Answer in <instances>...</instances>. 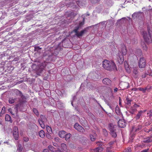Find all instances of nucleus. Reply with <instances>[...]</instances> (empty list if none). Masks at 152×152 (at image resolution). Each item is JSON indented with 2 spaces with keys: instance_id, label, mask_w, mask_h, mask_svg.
Returning <instances> with one entry per match:
<instances>
[{
  "instance_id": "5",
  "label": "nucleus",
  "mask_w": 152,
  "mask_h": 152,
  "mask_svg": "<svg viewBox=\"0 0 152 152\" xmlns=\"http://www.w3.org/2000/svg\"><path fill=\"white\" fill-rule=\"evenodd\" d=\"M142 128V126L140 125H138L136 126H133L132 127V129L131 131V133L134 134L136 132H138L141 130Z\"/></svg>"
},
{
  "instance_id": "28",
  "label": "nucleus",
  "mask_w": 152,
  "mask_h": 152,
  "mask_svg": "<svg viewBox=\"0 0 152 152\" xmlns=\"http://www.w3.org/2000/svg\"><path fill=\"white\" fill-rule=\"evenodd\" d=\"M49 150L53 152H56L57 150H56V149L52 145H49L48 146Z\"/></svg>"
},
{
  "instance_id": "58",
  "label": "nucleus",
  "mask_w": 152,
  "mask_h": 152,
  "mask_svg": "<svg viewBox=\"0 0 152 152\" xmlns=\"http://www.w3.org/2000/svg\"><path fill=\"white\" fill-rule=\"evenodd\" d=\"M151 127L149 129V131L148 132V133H149L151 131H152V125H151Z\"/></svg>"
},
{
  "instance_id": "48",
  "label": "nucleus",
  "mask_w": 152,
  "mask_h": 152,
  "mask_svg": "<svg viewBox=\"0 0 152 152\" xmlns=\"http://www.w3.org/2000/svg\"><path fill=\"white\" fill-rule=\"evenodd\" d=\"M13 132H18V128L17 126H14Z\"/></svg>"
},
{
  "instance_id": "7",
  "label": "nucleus",
  "mask_w": 152,
  "mask_h": 152,
  "mask_svg": "<svg viewBox=\"0 0 152 152\" xmlns=\"http://www.w3.org/2000/svg\"><path fill=\"white\" fill-rule=\"evenodd\" d=\"M110 61L107 60H104L103 62L102 65L103 67L106 70L110 69V67H109V65H110Z\"/></svg>"
},
{
  "instance_id": "37",
  "label": "nucleus",
  "mask_w": 152,
  "mask_h": 152,
  "mask_svg": "<svg viewBox=\"0 0 152 152\" xmlns=\"http://www.w3.org/2000/svg\"><path fill=\"white\" fill-rule=\"evenodd\" d=\"M136 54L137 56H141L142 55L141 50L140 49L137 50Z\"/></svg>"
},
{
  "instance_id": "38",
  "label": "nucleus",
  "mask_w": 152,
  "mask_h": 152,
  "mask_svg": "<svg viewBox=\"0 0 152 152\" xmlns=\"http://www.w3.org/2000/svg\"><path fill=\"white\" fill-rule=\"evenodd\" d=\"M147 88H138V90H139L140 91H142L143 93H145V91Z\"/></svg>"
},
{
  "instance_id": "52",
  "label": "nucleus",
  "mask_w": 152,
  "mask_h": 152,
  "mask_svg": "<svg viewBox=\"0 0 152 152\" xmlns=\"http://www.w3.org/2000/svg\"><path fill=\"white\" fill-rule=\"evenodd\" d=\"M46 136L47 138L48 139H50L51 137L50 135L48 134H46Z\"/></svg>"
},
{
  "instance_id": "49",
  "label": "nucleus",
  "mask_w": 152,
  "mask_h": 152,
  "mask_svg": "<svg viewBox=\"0 0 152 152\" xmlns=\"http://www.w3.org/2000/svg\"><path fill=\"white\" fill-rule=\"evenodd\" d=\"M23 140L25 142H27L29 140V138L28 137H24L23 138Z\"/></svg>"
},
{
  "instance_id": "53",
  "label": "nucleus",
  "mask_w": 152,
  "mask_h": 152,
  "mask_svg": "<svg viewBox=\"0 0 152 152\" xmlns=\"http://www.w3.org/2000/svg\"><path fill=\"white\" fill-rule=\"evenodd\" d=\"M53 146H55L56 147H59L57 143L53 142Z\"/></svg>"
},
{
  "instance_id": "32",
  "label": "nucleus",
  "mask_w": 152,
  "mask_h": 152,
  "mask_svg": "<svg viewBox=\"0 0 152 152\" xmlns=\"http://www.w3.org/2000/svg\"><path fill=\"white\" fill-rule=\"evenodd\" d=\"M115 111L116 113L118 115H120L121 114V112L119 109V108L118 106H117L115 107Z\"/></svg>"
},
{
  "instance_id": "42",
  "label": "nucleus",
  "mask_w": 152,
  "mask_h": 152,
  "mask_svg": "<svg viewBox=\"0 0 152 152\" xmlns=\"http://www.w3.org/2000/svg\"><path fill=\"white\" fill-rule=\"evenodd\" d=\"M80 27L78 26L75 27V28L73 30V31H74L75 33V34L78 32V30Z\"/></svg>"
},
{
  "instance_id": "51",
  "label": "nucleus",
  "mask_w": 152,
  "mask_h": 152,
  "mask_svg": "<svg viewBox=\"0 0 152 152\" xmlns=\"http://www.w3.org/2000/svg\"><path fill=\"white\" fill-rule=\"evenodd\" d=\"M106 21H103L102 22H100L99 24H101L102 25H104V24H105V23L106 22Z\"/></svg>"
},
{
  "instance_id": "23",
  "label": "nucleus",
  "mask_w": 152,
  "mask_h": 152,
  "mask_svg": "<svg viewBox=\"0 0 152 152\" xmlns=\"http://www.w3.org/2000/svg\"><path fill=\"white\" fill-rule=\"evenodd\" d=\"M71 136V135L70 133L66 134L65 136V140L66 141H69L70 140V138Z\"/></svg>"
},
{
  "instance_id": "19",
  "label": "nucleus",
  "mask_w": 152,
  "mask_h": 152,
  "mask_svg": "<svg viewBox=\"0 0 152 152\" xmlns=\"http://www.w3.org/2000/svg\"><path fill=\"white\" fill-rule=\"evenodd\" d=\"M66 134V132L64 131H60L58 133V135L60 137L62 138H64Z\"/></svg>"
},
{
  "instance_id": "29",
  "label": "nucleus",
  "mask_w": 152,
  "mask_h": 152,
  "mask_svg": "<svg viewBox=\"0 0 152 152\" xmlns=\"http://www.w3.org/2000/svg\"><path fill=\"white\" fill-rule=\"evenodd\" d=\"M39 136L41 138H43L45 136V133L44 131L42 130L40 131L39 133Z\"/></svg>"
},
{
  "instance_id": "40",
  "label": "nucleus",
  "mask_w": 152,
  "mask_h": 152,
  "mask_svg": "<svg viewBox=\"0 0 152 152\" xmlns=\"http://www.w3.org/2000/svg\"><path fill=\"white\" fill-rule=\"evenodd\" d=\"M126 104L127 105H129L130 104L131 102L132 101V100L130 99L129 98H126Z\"/></svg>"
},
{
  "instance_id": "18",
  "label": "nucleus",
  "mask_w": 152,
  "mask_h": 152,
  "mask_svg": "<svg viewBox=\"0 0 152 152\" xmlns=\"http://www.w3.org/2000/svg\"><path fill=\"white\" fill-rule=\"evenodd\" d=\"M56 104L57 107H58V108L62 109L63 108V103L61 101L57 102Z\"/></svg>"
},
{
  "instance_id": "47",
  "label": "nucleus",
  "mask_w": 152,
  "mask_h": 152,
  "mask_svg": "<svg viewBox=\"0 0 152 152\" xmlns=\"http://www.w3.org/2000/svg\"><path fill=\"white\" fill-rule=\"evenodd\" d=\"M148 34L151 36V35L152 34V31L148 28Z\"/></svg>"
},
{
  "instance_id": "45",
  "label": "nucleus",
  "mask_w": 152,
  "mask_h": 152,
  "mask_svg": "<svg viewBox=\"0 0 152 152\" xmlns=\"http://www.w3.org/2000/svg\"><path fill=\"white\" fill-rule=\"evenodd\" d=\"M149 12L150 19H151L152 18V8L148 10Z\"/></svg>"
},
{
  "instance_id": "25",
  "label": "nucleus",
  "mask_w": 152,
  "mask_h": 152,
  "mask_svg": "<svg viewBox=\"0 0 152 152\" xmlns=\"http://www.w3.org/2000/svg\"><path fill=\"white\" fill-rule=\"evenodd\" d=\"M96 137V134L95 133H94L93 135H90L91 140V141H95Z\"/></svg>"
},
{
  "instance_id": "14",
  "label": "nucleus",
  "mask_w": 152,
  "mask_h": 152,
  "mask_svg": "<svg viewBox=\"0 0 152 152\" xmlns=\"http://www.w3.org/2000/svg\"><path fill=\"white\" fill-rule=\"evenodd\" d=\"M118 126L121 128H124L126 126L125 122L124 120H120L118 122Z\"/></svg>"
},
{
  "instance_id": "20",
  "label": "nucleus",
  "mask_w": 152,
  "mask_h": 152,
  "mask_svg": "<svg viewBox=\"0 0 152 152\" xmlns=\"http://www.w3.org/2000/svg\"><path fill=\"white\" fill-rule=\"evenodd\" d=\"M142 113L143 112L142 110L139 111L137 115L136 116L135 118L137 120L140 118Z\"/></svg>"
},
{
  "instance_id": "27",
  "label": "nucleus",
  "mask_w": 152,
  "mask_h": 152,
  "mask_svg": "<svg viewBox=\"0 0 152 152\" xmlns=\"http://www.w3.org/2000/svg\"><path fill=\"white\" fill-rule=\"evenodd\" d=\"M152 141V139L150 137H148L146 138H144L143 142L145 143H148Z\"/></svg>"
},
{
  "instance_id": "24",
  "label": "nucleus",
  "mask_w": 152,
  "mask_h": 152,
  "mask_svg": "<svg viewBox=\"0 0 152 152\" xmlns=\"http://www.w3.org/2000/svg\"><path fill=\"white\" fill-rule=\"evenodd\" d=\"M13 135L15 140H18V132H13Z\"/></svg>"
},
{
  "instance_id": "1",
  "label": "nucleus",
  "mask_w": 152,
  "mask_h": 152,
  "mask_svg": "<svg viewBox=\"0 0 152 152\" xmlns=\"http://www.w3.org/2000/svg\"><path fill=\"white\" fill-rule=\"evenodd\" d=\"M108 127L112 137L114 138L116 137L117 135L116 133L117 126L113 125L112 124H110L108 125Z\"/></svg>"
},
{
  "instance_id": "50",
  "label": "nucleus",
  "mask_w": 152,
  "mask_h": 152,
  "mask_svg": "<svg viewBox=\"0 0 152 152\" xmlns=\"http://www.w3.org/2000/svg\"><path fill=\"white\" fill-rule=\"evenodd\" d=\"M97 143L98 144V145L99 146V147H102L103 144V143L102 142H98Z\"/></svg>"
},
{
  "instance_id": "11",
  "label": "nucleus",
  "mask_w": 152,
  "mask_h": 152,
  "mask_svg": "<svg viewBox=\"0 0 152 152\" xmlns=\"http://www.w3.org/2000/svg\"><path fill=\"white\" fill-rule=\"evenodd\" d=\"M120 87L122 88V90H124L127 88L129 86V84L125 82H121L119 84Z\"/></svg>"
},
{
  "instance_id": "36",
  "label": "nucleus",
  "mask_w": 152,
  "mask_h": 152,
  "mask_svg": "<svg viewBox=\"0 0 152 152\" xmlns=\"http://www.w3.org/2000/svg\"><path fill=\"white\" fill-rule=\"evenodd\" d=\"M5 107H3L2 108L1 111V113H0V116H1L2 115L5 113Z\"/></svg>"
},
{
  "instance_id": "54",
  "label": "nucleus",
  "mask_w": 152,
  "mask_h": 152,
  "mask_svg": "<svg viewBox=\"0 0 152 152\" xmlns=\"http://www.w3.org/2000/svg\"><path fill=\"white\" fill-rule=\"evenodd\" d=\"M43 152H49V150L48 149H45L43 150Z\"/></svg>"
},
{
  "instance_id": "56",
  "label": "nucleus",
  "mask_w": 152,
  "mask_h": 152,
  "mask_svg": "<svg viewBox=\"0 0 152 152\" xmlns=\"http://www.w3.org/2000/svg\"><path fill=\"white\" fill-rule=\"evenodd\" d=\"M149 150V149H146L142 150L141 152H148V151Z\"/></svg>"
},
{
  "instance_id": "10",
  "label": "nucleus",
  "mask_w": 152,
  "mask_h": 152,
  "mask_svg": "<svg viewBox=\"0 0 152 152\" xmlns=\"http://www.w3.org/2000/svg\"><path fill=\"white\" fill-rule=\"evenodd\" d=\"M110 64H110V65H109V67H110V69L107 70L109 71H117V69L115 63L113 61H111L110 62Z\"/></svg>"
},
{
  "instance_id": "16",
  "label": "nucleus",
  "mask_w": 152,
  "mask_h": 152,
  "mask_svg": "<svg viewBox=\"0 0 152 152\" xmlns=\"http://www.w3.org/2000/svg\"><path fill=\"white\" fill-rule=\"evenodd\" d=\"M103 150V148L102 147H98L95 149H92L91 152H101Z\"/></svg>"
},
{
  "instance_id": "60",
  "label": "nucleus",
  "mask_w": 152,
  "mask_h": 152,
  "mask_svg": "<svg viewBox=\"0 0 152 152\" xmlns=\"http://www.w3.org/2000/svg\"><path fill=\"white\" fill-rule=\"evenodd\" d=\"M117 90H118V88H115L114 89V92H115L117 91Z\"/></svg>"
},
{
  "instance_id": "59",
  "label": "nucleus",
  "mask_w": 152,
  "mask_h": 152,
  "mask_svg": "<svg viewBox=\"0 0 152 152\" xmlns=\"http://www.w3.org/2000/svg\"><path fill=\"white\" fill-rule=\"evenodd\" d=\"M126 71H127V72H128V73H130V69H129V68H128L127 69H126Z\"/></svg>"
},
{
  "instance_id": "41",
  "label": "nucleus",
  "mask_w": 152,
  "mask_h": 152,
  "mask_svg": "<svg viewBox=\"0 0 152 152\" xmlns=\"http://www.w3.org/2000/svg\"><path fill=\"white\" fill-rule=\"evenodd\" d=\"M84 21L85 18H83L82 21L80 22L78 26L80 27L81 26L83 25L84 24Z\"/></svg>"
},
{
  "instance_id": "34",
  "label": "nucleus",
  "mask_w": 152,
  "mask_h": 152,
  "mask_svg": "<svg viewBox=\"0 0 152 152\" xmlns=\"http://www.w3.org/2000/svg\"><path fill=\"white\" fill-rule=\"evenodd\" d=\"M17 99L16 98L13 99V98H10L9 100V103L10 104H12L14 103L15 101Z\"/></svg>"
},
{
  "instance_id": "39",
  "label": "nucleus",
  "mask_w": 152,
  "mask_h": 152,
  "mask_svg": "<svg viewBox=\"0 0 152 152\" xmlns=\"http://www.w3.org/2000/svg\"><path fill=\"white\" fill-rule=\"evenodd\" d=\"M33 111L37 116H39V113L38 111L35 108H33Z\"/></svg>"
},
{
  "instance_id": "43",
  "label": "nucleus",
  "mask_w": 152,
  "mask_h": 152,
  "mask_svg": "<svg viewBox=\"0 0 152 152\" xmlns=\"http://www.w3.org/2000/svg\"><path fill=\"white\" fill-rule=\"evenodd\" d=\"M103 132L104 135L105 136H107L108 135V132L105 129H103Z\"/></svg>"
},
{
  "instance_id": "64",
  "label": "nucleus",
  "mask_w": 152,
  "mask_h": 152,
  "mask_svg": "<svg viewBox=\"0 0 152 152\" xmlns=\"http://www.w3.org/2000/svg\"><path fill=\"white\" fill-rule=\"evenodd\" d=\"M135 107H138L139 106L138 105H137V104H135Z\"/></svg>"
},
{
  "instance_id": "55",
  "label": "nucleus",
  "mask_w": 152,
  "mask_h": 152,
  "mask_svg": "<svg viewBox=\"0 0 152 152\" xmlns=\"http://www.w3.org/2000/svg\"><path fill=\"white\" fill-rule=\"evenodd\" d=\"M115 142V141H111L109 143V145H111L113 144Z\"/></svg>"
},
{
  "instance_id": "44",
  "label": "nucleus",
  "mask_w": 152,
  "mask_h": 152,
  "mask_svg": "<svg viewBox=\"0 0 152 152\" xmlns=\"http://www.w3.org/2000/svg\"><path fill=\"white\" fill-rule=\"evenodd\" d=\"M131 151V148L129 147L125 149L124 151V152H130Z\"/></svg>"
},
{
  "instance_id": "62",
  "label": "nucleus",
  "mask_w": 152,
  "mask_h": 152,
  "mask_svg": "<svg viewBox=\"0 0 152 152\" xmlns=\"http://www.w3.org/2000/svg\"><path fill=\"white\" fill-rule=\"evenodd\" d=\"M150 124H148L147 122H146V123H145V125L146 126H148V125H149Z\"/></svg>"
},
{
  "instance_id": "6",
  "label": "nucleus",
  "mask_w": 152,
  "mask_h": 152,
  "mask_svg": "<svg viewBox=\"0 0 152 152\" xmlns=\"http://www.w3.org/2000/svg\"><path fill=\"white\" fill-rule=\"evenodd\" d=\"M146 62L144 58H141L139 62V67L140 68H144L146 65Z\"/></svg>"
},
{
  "instance_id": "33",
  "label": "nucleus",
  "mask_w": 152,
  "mask_h": 152,
  "mask_svg": "<svg viewBox=\"0 0 152 152\" xmlns=\"http://www.w3.org/2000/svg\"><path fill=\"white\" fill-rule=\"evenodd\" d=\"M39 119H41V120L45 122L47 121V118L44 115H40V118Z\"/></svg>"
},
{
  "instance_id": "17",
  "label": "nucleus",
  "mask_w": 152,
  "mask_h": 152,
  "mask_svg": "<svg viewBox=\"0 0 152 152\" xmlns=\"http://www.w3.org/2000/svg\"><path fill=\"white\" fill-rule=\"evenodd\" d=\"M121 51L123 55H125L126 54L127 50L125 46L124 45H123L121 46Z\"/></svg>"
},
{
  "instance_id": "2",
  "label": "nucleus",
  "mask_w": 152,
  "mask_h": 152,
  "mask_svg": "<svg viewBox=\"0 0 152 152\" xmlns=\"http://www.w3.org/2000/svg\"><path fill=\"white\" fill-rule=\"evenodd\" d=\"M142 35L145 42L148 43L151 42L152 41L151 36L149 35L146 31H143L142 32Z\"/></svg>"
},
{
  "instance_id": "31",
  "label": "nucleus",
  "mask_w": 152,
  "mask_h": 152,
  "mask_svg": "<svg viewBox=\"0 0 152 152\" xmlns=\"http://www.w3.org/2000/svg\"><path fill=\"white\" fill-rule=\"evenodd\" d=\"M133 73L135 75L134 76V77L135 78L137 77L138 75V70L136 69H134L133 71Z\"/></svg>"
},
{
  "instance_id": "8",
  "label": "nucleus",
  "mask_w": 152,
  "mask_h": 152,
  "mask_svg": "<svg viewBox=\"0 0 152 152\" xmlns=\"http://www.w3.org/2000/svg\"><path fill=\"white\" fill-rule=\"evenodd\" d=\"M89 28V27H87L85 28L80 32L78 31V32L75 34V35L78 37H82L84 34H85L87 32Z\"/></svg>"
},
{
  "instance_id": "46",
  "label": "nucleus",
  "mask_w": 152,
  "mask_h": 152,
  "mask_svg": "<svg viewBox=\"0 0 152 152\" xmlns=\"http://www.w3.org/2000/svg\"><path fill=\"white\" fill-rule=\"evenodd\" d=\"M42 49L41 48H40L39 46H35L34 47L35 51H38L39 50H41Z\"/></svg>"
},
{
  "instance_id": "63",
  "label": "nucleus",
  "mask_w": 152,
  "mask_h": 152,
  "mask_svg": "<svg viewBox=\"0 0 152 152\" xmlns=\"http://www.w3.org/2000/svg\"><path fill=\"white\" fill-rule=\"evenodd\" d=\"M122 58H123V57H122ZM120 59L121 60V61H123L124 59L123 58H122L121 57V58H120Z\"/></svg>"
},
{
  "instance_id": "12",
  "label": "nucleus",
  "mask_w": 152,
  "mask_h": 152,
  "mask_svg": "<svg viewBox=\"0 0 152 152\" xmlns=\"http://www.w3.org/2000/svg\"><path fill=\"white\" fill-rule=\"evenodd\" d=\"M42 67L41 68H40L39 69L37 70L36 72L37 74L38 75H40V73L42 71H43L44 67L47 65V63L46 62H44L43 63H42Z\"/></svg>"
},
{
  "instance_id": "9",
  "label": "nucleus",
  "mask_w": 152,
  "mask_h": 152,
  "mask_svg": "<svg viewBox=\"0 0 152 152\" xmlns=\"http://www.w3.org/2000/svg\"><path fill=\"white\" fill-rule=\"evenodd\" d=\"M74 127L76 130L80 132L83 133L85 132V129L78 123L75 124L74 125Z\"/></svg>"
},
{
  "instance_id": "22",
  "label": "nucleus",
  "mask_w": 152,
  "mask_h": 152,
  "mask_svg": "<svg viewBox=\"0 0 152 152\" xmlns=\"http://www.w3.org/2000/svg\"><path fill=\"white\" fill-rule=\"evenodd\" d=\"M17 150L18 152H23V148L22 145L20 144H18L17 147Z\"/></svg>"
},
{
  "instance_id": "3",
  "label": "nucleus",
  "mask_w": 152,
  "mask_h": 152,
  "mask_svg": "<svg viewBox=\"0 0 152 152\" xmlns=\"http://www.w3.org/2000/svg\"><path fill=\"white\" fill-rule=\"evenodd\" d=\"M19 103L16 105L15 108V109L17 112L18 110L20 111H23L24 110V105L22 101L20 99H19Z\"/></svg>"
},
{
  "instance_id": "57",
  "label": "nucleus",
  "mask_w": 152,
  "mask_h": 152,
  "mask_svg": "<svg viewBox=\"0 0 152 152\" xmlns=\"http://www.w3.org/2000/svg\"><path fill=\"white\" fill-rule=\"evenodd\" d=\"M132 91H136L137 90H138V88H132Z\"/></svg>"
},
{
  "instance_id": "35",
  "label": "nucleus",
  "mask_w": 152,
  "mask_h": 152,
  "mask_svg": "<svg viewBox=\"0 0 152 152\" xmlns=\"http://www.w3.org/2000/svg\"><path fill=\"white\" fill-rule=\"evenodd\" d=\"M62 149L64 150H66L67 149V146L66 144L64 143H62L61 144Z\"/></svg>"
},
{
  "instance_id": "15",
  "label": "nucleus",
  "mask_w": 152,
  "mask_h": 152,
  "mask_svg": "<svg viewBox=\"0 0 152 152\" xmlns=\"http://www.w3.org/2000/svg\"><path fill=\"white\" fill-rule=\"evenodd\" d=\"M102 82L105 85H109L111 83V81L109 78H104L102 80Z\"/></svg>"
},
{
  "instance_id": "26",
  "label": "nucleus",
  "mask_w": 152,
  "mask_h": 152,
  "mask_svg": "<svg viewBox=\"0 0 152 152\" xmlns=\"http://www.w3.org/2000/svg\"><path fill=\"white\" fill-rule=\"evenodd\" d=\"M38 122L41 127L42 128H44L45 126L44 123L45 122L41 120V119H38Z\"/></svg>"
},
{
  "instance_id": "4",
  "label": "nucleus",
  "mask_w": 152,
  "mask_h": 152,
  "mask_svg": "<svg viewBox=\"0 0 152 152\" xmlns=\"http://www.w3.org/2000/svg\"><path fill=\"white\" fill-rule=\"evenodd\" d=\"M144 16V13L143 12H139L134 13L132 15V17L134 18H138L139 19H142V17Z\"/></svg>"
},
{
  "instance_id": "21",
  "label": "nucleus",
  "mask_w": 152,
  "mask_h": 152,
  "mask_svg": "<svg viewBox=\"0 0 152 152\" xmlns=\"http://www.w3.org/2000/svg\"><path fill=\"white\" fill-rule=\"evenodd\" d=\"M5 119L6 121H10V123L12 122L11 116L8 114H6L5 115Z\"/></svg>"
},
{
  "instance_id": "61",
  "label": "nucleus",
  "mask_w": 152,
  "mask_h": 152,
  "mask_svg": "<svg viewBox=\"0 0 152 152\" xmlns=\"http://www.w3.org/2000/svg\"><path fill=\"white\" fill-rule=\"evenodd\" d=\"M151 87H152L151 86L149 88H148L147 87H146L147 88V90H149L151 88Z\"/></svg>"
},
{
  "instance_id": "30",
  "label": "nucleus",
  "mask_w": 152,
  "mask_h": 152,
  "mask_svg": "<svg viewBox=\"0 0 152 152\" xmlns=\"http://www.w3.org/2000/svg\"><path fill=\"white\" fill-rule=\"evenodd\" d=\"M107 23L110 26H112L114 24V22L112 19L108 20L107 21Z\"/></svg>"
},
{
  "instance_id": "13",
  "label": "nucleus",
  "mask_w": 152,
  "mask_h": 152,
  "mask_svg": "<svg viewBox=\"0 0 152 152\" xmlns=\"http://www.w3.org/2000/svg\"><path fill=\"white\" fill-rule=\"evenodd\" d=\"M14 92L16 95L21 97L23 99H26L25 97L23 95L21 92L18 90L15 89L14 90Z\"/></svg>"
}]
</instances>
